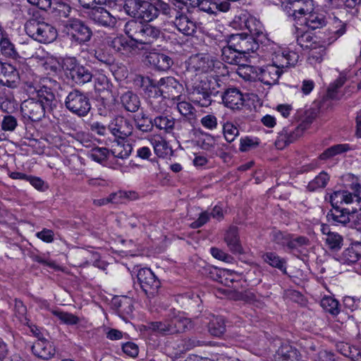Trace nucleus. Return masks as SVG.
<instances>
[{"instance_id":"603ef678","label":"nucleus","mask_w":361,"mask_h":361,"mask_svg":"<svg viewBox=\"0 0 361 361\" xmlns=\"http://www.w3.org/2000/svg\"><path fill=\"white\" fill-rule=\"evenodd\" d=\"M216 277L214 279L226 286H231L235 281L233 274L228 270H215Z\"/></svg>"},{"instance_id":"a878e982","label":"nucleus","mask_w":361,"mask_h":361,"mask_svg":"<svg viewBox=\"0 0 361 361\" xmlns=\"http://www.w3.org/2000/svg\"><path fill=\"white\" fill-rule=\"evenodd\" d=\"M146 60L149 64L161 71L169 70L173 63V59L168 55L159 52H149L146 56Z\"/></svg>"},{"instance_id":"c9c22d12","label":"nucleus","mask_w":361,"mask_h":361,"mask_svg":"<svg viewBox=\"0 0 361 361\" xmlns=\"http://www.w3.org/2000/svg\"><path fill=\"white\" fill-rule=\"evenodd\" d=\"M121 100L122 105L128 111L134 113L137 111L140 107V98L133 92L128 91L123 94Z\"/></svg>"},{"instance_id":"473e14b6","label":"nucleus","mask_w":361,"mask_h":361,"mask_svg":"<svg viewBox=\"0 0 361 361\" xmlns=\"http://www.w3.org/2000/svg\"><path fill=\"white\" fill-rule=\"evenodd\" d=\"M327 23L325 15L311 11L304 18L302 25L308 29L316 30L324 27Z\"/></svg>"},{"instance_id":"0eeeda50","label":"nucleus","mask_w":361,"mask_h":361,"mask_svg":"<svg viewBox=\"0 0 361 361\" xmlns=\"http://www.w3.org/2000/svg\"><path fill=\"white\" fill-rule=\"evenodd\" d=\"M141 86L153 90L154 94H158L166 98L174 97L178 92L180 84L173 77H166L159 80L149 77H140Z\"/></svg>"},{"instance_id":"338daca9","label":"nucleus","mask_w":361,"mask_h":361,"mask_svg":"<svg viewBox=\"0 0 361 361\" xmlns=\"http://www.w3.org/2000/svg\"><path fill=\"white\" fill-rule=\"evenodd\" d=\"M94 57L106 66H111L114 62V57L104 52L102 49H98L94 51Z\"/></svg>"},{"instance_id":"b1692460","label":"nucleus","mask_w":361,"mask_h":361,"mask_svg":"<svg viewBox=\"0 0 361 361\" xmlns=\"http://www.w3.org/2000/svg\"><path fill=\"white\" fill-rule=\"evenodd\" d=\"M144 90L147 96L149 110L153 113V115L165 113L167 109L166 98L158 94H154L153 90L147 87H144Z\"/></svg>"},{"instance_id":"774afa93","label":"nucleus","mask_w":361,"mask_h":361,"mask_svg":"<svg viewBox=\"0 0 361 361\" xmlns=\"http://www.w3.org/2000/svg\"><path fill=\"white\" fill-rule=\"evenodd\" d=\"M16 118L11 115L5 116L1 122V128L5 131H13L17 126Z\"/></svg>"},{"instance_id":"49530a36","label":"nucleus","mask_w":361,"mask_h":361,"mask_svg":"<svg viewBox=\"0 0 361 361\" xmlns=\"http://www.w3.org/2000/svg\"><path fill=\"white\" fill-rule=\"evenodd\" d=\"M326 56L325 44L317 43L310 49L308 60L311 64L320 63Z\"/></svg>"},{"instance_id":"69168bd1","label":"nucleus","mask_w":361,"mask_h":361,"mask_svg":"<svg viewBox=\"0 0 361 361\" xmlns=\"http://www.w3.org/2000/svg\"><path fill=\"white\" fill-rule=\"evenodd\" d=\"M200 123L203 127L209 130L216 129L218 125L217 118L213 114L203 116L200 120Z\"/></svg>"},{"instance_id":"ea45409f","label":"nucleus","mask_w":361,"mask_h":361,"mask_svg":"<svg viewBox=\"0 0 361 361\" xmlns=\"http://www.w3.org/2000/svg\"><path fill=\"white\" fill-rule=\"evenodd\" d=\"M336 349L341 354L350 358L353 361H357L361 354V349L345 342L338 343Z\"/></svg>"},{"instance_id":"c85d7f7f","label":"nucleus","mask_w":361,"mask_h":361,"mask_svg":"<svg viewBox=\"0 0 361 361\" xmlns=\"http://www.w3.org/2000/svg\"><path fill=\"white\" fill-rule=\"evenodd\" d=\"M227 42L228 45L221 49L222 60L232 65H246L247 62V58H244L242 54H240L236 48L231 46L229 39H228Z\"/></svg>"},{"instance_id":"09e8293b","label":"nucleus","mask_w":361,"mask_h":361,"mask_svg":"<svg viewBox=\"0 0 361 361\" xmlns=\"http://www.w3.org/2000/svg\"><path fill=\"white\" fill-rule=\"evenodd\" d=\"M290 234L280 230L274 229L270 233V238L272 242L281 247L286 246L288 248Z\"/></svg>"},{"instance_id":"f3484780","label":"nucleus","mask_w":361,"mask_h":361,"mask_svg":"<svg viewBox=\"0 0 361 361\" xmlns=\"http://www.w3.org/2000/svg\"><path fill=\"white\" fill-rule=\"evenodd\" d=\"M0 84L16 88L20 84V73L11 63L0 61Z\"/></svg>"},{"instance_id":"680f3d73","label":"nucleus","mask_w":361,"mask_h":361,"mask_svg":"<svg viewBox=\"0 0 361 361\" xmlns=\"http://www.w3.org/2000/svg\"><path fill=\"white\" fill-rule=\"evenodd\" d=\"M136 128L142 133L152 132L154 128L153 115H150L149 120H134Z\"/></svg>"},{"instance_id":"20e7f679","label":"nucleus","mask_w":361,"mask_h":361,"mask_svg":"<svg viewBox=\"0 0 361 361\" xmlns=\"http://www.w3.org/2000/svg\"><path fill=\"white\" fill-rule=\"evenodd\" d=\"M25 30L28 36L42 44L51 43L58 36L57 30L52 25L36 19L27 20Z\"/></svg>"},{"instance_id":"412c9836","label":"nucleus","mask_w":361,"mask_h":361,"mask_svg":"<svg viewBox=\"0 0 361 361\" xmlns=\"http://www.w3.org/2000/svg\"><path fill=\"white\" fill-rule=\"evenodd\" d=\"M283 72V70L279 69L271 63L257 68L256 74L258 80L264 85H273L278 82L279 78Z\"/></svg>"},{"instance_id":"4be33fe9","label":"nucleus","mask_w":361,"mask_h":361,"mask_svg":"<svg viewBox=\"0 0 361 361\" xmlns=\"http://www.w3.org/2000/svg\"><path fill=\"white\" fill-rule=\"evenodd\" d=\"M31 350L35 357L43 360L52 358L56 353L52 343L44 338H39L32 345Z\"/></svg>"},{"instance_id":"de8ad7c7","label":"nucleus","mask_w":361,"mask_h":361,"mask_svg":"<svg viewBox=\"0 0 361 361\" xmlns=\"http://www.w3.org/2000/svg\"><path fill=\"white\" fill-rule=\"evenodd\" d=\"M321 306L327 312L336 316L340 312V305L337 300L331 296H325L321 300Z\"/></svg>"},{"instance_id":"13d9d810","label":"nucleus","mask_w":361,"mask_h":361,"mask_svg":"<svg viewBox=\"0 0 361 361\" xmlns=\"http://www.w3.org/2000/svg\"><path fill=\"white\" fill-rule=\"evenodd\" d=\"M148 328L159 333L163 334H169V328L170 323L169 319H166L164 322H151L148 324Z\"/></svg>"},{"instance_id":"bb28decb","label":"nucleus","mask_w":361,"mask_h":361,"mask_svg":"<svg viewBox=\"0 0 361 361\" xmlns=\"http://www.w3.org/2000/svg\"><path fill=\"white\" fill-rule=\"evenodd\" d=\"M176 123V118L168 112L153 115L154 127L160 131H163L164 133H172L175 129Z\"/></svg>"},{"instance_id":"423d86ee","label":"nucleus","mask_w":361,"mask_h":361,"mask_svg":"<svg viewBox=\"0 0 361 361\" xmlns=\"http://www.w3.org/2000/svg\"><path fill=\"white\" fill-rule=\"evenodd\" d=\"M223 63L214 56L208 54H197L192 55L188 61L186 75H193V73L201 75L220 69Z\"/></svg>"},{"instance_id":"f8f14e48","label":"nucleus","mask_w":361,"mask_h":361,"mask_svg":"<svg viewBox=\"0 0 361 361\" xmlns=\"http://www.w3.org/2000/svg\"><path fill=\"white\" fill-rule=\"evenodd\" d=\"M184 6L198 8L201 11L216 15L219 12H226L230 9V3L225 0H175Z\"/></svg>"},{"instance_id":"4c0bfd02","label":"nucleus","mask_w":361,"mask_h":361,"mask_svg":"<svg viewBox=\"0 0 361 361\" xmlns=\"http://www.w3.org/2000/svg\"><path fill=\"white\" fill-rule=\"evenodd\" d=\"M169 334H174L185 331L191 326L189 319L178 315L169 319Z\"/></svg>"},{"instance_id":"9d476101","label":"nucleus","mask_w":361,"mask_h":361,"mask_svg":"<svg viewBox=\"0 0 361 361\" xmlns=\"http://www.w3.org/2000/svg\"><path fill=\"white\" fill-rule=\"evenodd\" d=\"M233 23V25H238L241 29H247L250 33L249 35L257 38V40L260 41L261 44L267 39L262 23L255 17L248 13H242L240 16H235Z\"/></svg>"},{"instance_id":"f704fd0d","label":"nucleus","mask_w":361,"mask_h":361,"mask_svg":"<svg viewBox=\"0 0 361 361\" xmlns=\"http://www.w3.org/2000/svg\"><path fill=\"white\" fill-rule=\"evenodd\" d=\"M298 357V350L289 343H283L276 351L275 358L277 361H295Z\"/></svg>"},{"instance_id":"aec40b11","label":"nucleus","mask_w":361,"mask_h":361,"mask_svg":"<svg viewBox=\"0 0 361 361\" xmlns=\"http://www.w3.org/2000/svg\"><path fill=\"white\" fill-rule=\"evenodd\" d=\"M299 59V55L290 50H279L274 52L272 56V64L279 69L283 70L294 66Z\"/></svg>"},{"instance_id":"a18cd8bd","label":"nucleus","mask_w":361,"mask_h":361,"mask_svg":"<svg viewBox=\"0 0 361 361\" xmlns=\"http://www.w3.org/2000/svg\"><path fill=\"white\" fill-rule=\"evenodd\" d=\"M350 149L348 144H338L333 145L324 150L320 155L319 159L326 160L330 159L337 154L348 152Z\"/></svg>"},{"instance_id":"37998d69","label":"nucleus","mask_w":361,"mask_h":361,"mask_svg":"<svg viewBox=\"0 0 361 361\" xmlns=\"http://www.w3.org/2000/svg\"><path fill=\"white\" fill-rule=\"evenodd\" d=\"M132 150L133 146L131 144L128 142H117L116 145L113 146L111 152L115 157L123 159L130 156Z\"/></svg>"},{"instance_id":"8fccbe9b","label":"nucleus","mask_w":361,"mask_h":361,"mask_svg":"<svg viewBox=\"0 0 361 361\" xmlns=\"http://www.w3.org/2000/svg\"><path fill=\"white\" fill-rule=\"evenodd\" d=\"M0 47L1 53L6 56L16 58L18 55L14 44L6 37V33L1 37Z\"/></svg>"},{"instance_id":"cd10ccee","label":"nucleus","mask_w":361,"mask_h":361,"mask_svg":"<svg viewBox=\"0 0 361 361\" xmlns=\"http://www.w3.org/2000/svg\"><path fill=\"white\" fill-rule=\"evenodd\" d=\"M300 27L295 25L293 29V34L295 36L296 42L303 49H311L317 42L314 40L312 33L309 32L306 27L302 25V23L299 25Z\"/></svg>"},{"instance_id":"5701e85b","label":"nucleus","mask_w":361,"mask_h":361,"mask_svg":"<svg viewBox=\"0 0 361 361\" xmlns=\"http://www.w3.org/2000/svg\"><path fill=\"white\" fill-rule=\"evenodd\" d=\"M143 28L137 44L151 47L162 37L163 33L160 28L149 23H145Z\"/></svg>"},{"instance_id":"e2e57ef3","label":"nucleus","mask_w":361,"mask_h":361,"mask_svg":"<svg viewBox=\"0 0 361 361\" xmlns=\"http://www.w3.org/2000/svg\"><path fill=\"white\" fill-rule=\"evenodd\" d=\"M109 46L116 51L126 50L128 47V42L123 37H116L109 42Z\"/></svg>"},{"instance_id":"f257e3e1","label":"nucleus","mask_w":361,"mask_h":361,"mask_svg":"<svg viewBox=\"0 0 361 361\" xmlns=\"http://www.w3.org/2000/svg\"><path fill=\"white\" fill-rule=\"evenodd\" d=\"M353 192L346 190H336L330 195L332 206L326 218L335 225L346 226L350 222L352 214L361 210V185L356 180L350 185Z\"/></svg>"},{"instance_id":"79ce46f5","label":"nucleus","mask_w":361,"mask_h":361,"mask_svg":"<svg viewBox=\"0 0 361 361\" xmlns=\"http://www.w3.org/2000/svg\"><path fill=\"white\" fill-rule=\"evenodd\" d=\"M324 240L328 249L334 252L340 250L343 245V238L337 232L328 233Z\"/></svg>"},{"instance_id":"72a5a7b5","label":"nucleus","mask_w":361,"mask_h":361,"mask_svg":"<svg viewBox=\"0 0 361 361\" xmlns=\"http://www.w3.org/2000/svg\"><path fill=\"white\" fill-rule=\"evenodd\" d=\"M145 23L140 19L129 20L124 25V32L129 38L137 43L141 32L144 29Z\"/></svg>"},{"instance_id":"7ed1b4c3","label":"nucleus","mask_w":361,"mask_h":361,"mask_svg":"<svg viewBox=\"0 0 361 361\" xmlns=\"http://www.w3.org/2000/svg\"><path fill=\"white\" fill-rule=\"evenodd\" d=\"M185 85L190 99L202 107L209 106L212 102V97H216L224 90L219 78L198 74L186 75Z\"/></svg>"},{"instance_id":"6e6d98bb","label":"nucleus","mask_w":361,"mask_h":361,"mask_svg":"<svg viewBox=\"0 0 361 361\" xmlns=\"http://www.w3.org/2000/svg\"><path fill=\"white\" fill-rule=\"evenodd\" d=\"M54 10L60 18H68L72 11L71 6L63 1H56L54 4Z\"/></svg>"},{"instance_id":"5fc2aeb1","label":"nucleus","mask_w":361,"mask_h":361,"mask_svg":"<svg viewBox=\"0 0 361 361\" xmlns=\"http://www.w3.org/2000/svg\"><path fill=\"white\" fill-rule=\"evenodd\" d=\"M80 64L75 57H66L62 61V68L68 78L73 73V70L76 69Z\"/></svg>"},{"instance_id":"052dcab7","label":"nucleus","mask_w":361,"mask_h":361,"mask_svg":"<svg viewBox=\"0 0 361 361\" xmlns=\"http://www.w3.org/2000/svg\"><path fill=\"white\" fill-rule=\"evenodd\" d=\"M308 245H310V240L307 237L298 236L293 238L290 235L288 245V249L290 250H297Z\"/></svg>"},{"instance_id":"3c124183","label":"nucleus","mask_w":361,"mask_h":361,"mask_svg":"<svg viewBox=\"0 0 361 361\" xmlns=\"http://www.w3.org/2000/svg\"><path fill=\"white\" fill-rule=\"evenodd\" d=\"M329 180V176L326 172L322 171L308 183L307 188L310 191H314L318 188H323L326 185Z\"/></svg>"},{"instance_id":"6ab92c4d","label":"nucleus","mask_w":361,"mask_h":361,"mask_svg":"<svg viewBox=\"0 0 361 361\" xmlns=\"http://www.w3.org/2000/svg\"><path fill=\"white\" fill-rule=\"evenodd\" d=\"M221 94L225 106L232 110H239L244 106L245 99L242 92L236 87L224 90Z\"/></svg>"},{"instance_id":"c756f323","label":"nucleus","mask_w":361,"mask_h":361,"mask_svg":"<svg viewBox=\"0 0 361 361\" xmlns=\"http://www.w3.org/2000/svg\"><path fill=\"white\" fill-rule=\"evenodd\" d=\"M343 263L351 264L361 262V242L353 243L342 253Z\"/></svg>"},{"instance_id":"1a4fd4ad","label":"nucleus","mask_w":361,"mask_h":361,"mask_svg":"<svg viewBox=\"0 0 361 361\" xmlns=\"http://www.w3.org/2000/svg\"><path fill=\"white\" fill-rule=\"evenodd\" d=\"M170 11L171 6L162 0H143L139 19L145 23H150L161 14L167 16Z\"/></svg>"},{"instance_id":"f03ea898","label":"nucleus","mask_w":361,"mask_h":361,"mask_svg":"<svg viewBox=\"0 0 361 361\" xmlns=\"http://www.w3.org/2000/svg\"><path fill=\"white\" fill-rule=\"evenodd\" d=\"M59 83L50 78H43L42 88L34 96H29L20 105V111L24 118L32 121H39L47 113L51 114L58 105L55 91Z\"/></svg>"},{"instance_id":"e433bc0d","label":"nucleus","mask_w":361,"mask_h":361,"mask_svg":"<svg viewBox=\"0 0 361 361\" xmlns=\"http://www.w3.org/2000/svg\"><path fill=\"white\" fill-rule=\"evenodd\" d=\"M68 78L75 84L81 85L92 80V73L89 68L80 65L75 71L73 70Z\"/></svg>"},{"instance_id":"dca6fc26","label":"nucleus","mask_w":361,"mask_h":361,"mask_svg":"<svg viewBox=\"0 0 361 361\" xmlns=\"http://www.w3.org/2000/svg\"><path fill=\"white\" fill-rule=\"evenodd\" d=\"M108 129L115 137L124 140L132 134L133 126L128 118L117 116L111 121Z\"/></svg>"},{"instance_id":"4468645a","label":"nucleus","mask_w":361,"mask_h":361,"mask_svg":"<svg viewBox=\"0 0 361 361\" xmlns=\"http://www.w3.org/2000/svg\"><path fill=\"white\" fill-rule=\"evenodd\" d=\"M137 281L145 295L152 298L157 293L161 283L150 269H140L137 274Z\"/></svg>"},{"instance_id":"864d4df0","label":"nucleus","mask_w":361,"mask_h":361,"mask_svg":"<svg viewBox=\"0 0 361 361\" xmlns=\"http://www.w3.org/2000/svg\"><path fill=\"white\" fill-rule=\"evenodd\" d=\"M109 150L105 147H94L92 148L90 153L91 159L98 163H102L106 161Z\"/></svg>"},{"instance_id":"7c9ffc66","label":"nucleus","mask_w":361,"mask_h":361,"mask_svg":"<svg viewBox=\"0 0 361 361\" xmlns=\"http://www.w3.org/2000/svg\"><path fill=\"white\" fill-rule=\"evenodd\" d=\"M155 154L161 158H166L173 154V150L169 142L163 137L155 135L149 140Z\"/></svg>"},{"instance_id":"6e6552de","label":"nucleus","mask_w":361,"mask_h":361,"mask_svg":"<svg viewBox=\"0 0 361 361\" xmlns=\"http://www.w3.org/2000/svg\"><path fill=\"white\" fill-rule=\"evenodd\" d=\"M65 106L72 114L79 116H86L91 110L88 95L78 90H71L66 97Z\"/></svg>"},{"instance_id":"39448f33","label":"nucleus","mask_w":361,"mask_h":361,"mask_svg":"<svg viewBox=\"0 0 361 361\" xmlns=\"http://www.w3.org/2000/svg\"><path fill=\"white\" fill-rule=\"evenodd\" d=\"M64 29L71 42L82 45L90 42L93 32L87 23L76 18H68L64 24Z\"/></svg>"},{"instance_id":"0e129e2a","label":"nucleus","mask_w":361,"mask_h":361,"mask_svg":"<svg viewBox=\"0 0 361 361\" xmlns=\"http://www.w3.org/2000/svg\"><path fill=\"white\" fill-rule=\"evenodd\" d=\"M198 142L202 149L211 150L216 145V139L209 134H205L202 138L198 140Z\"/></svg>"},{"instance_id":"bf43d9fd","label":"nucleus","mask_w":361,"mask_h":361,"mask_svg":"<svg viewBox=\"0 0 361 361\" xmlns=\"http://www.w3.org/2000/svg\"><path fill=\"white\" fill-rule=\"evenodd\" d=\"M223 131L224 137L228 142L234 140L235 137L238 135V129L231 123H226L224 125Z\"/></svg>"},{"instance_id":"58836bf2","label":"nucleus","mask_w":361,"mask_h":361,"mask_svg":"<svg viewBox=\"0 0 361 361\" xmlns=\"http://www.w3.org/2000/svg\"><path fill=\"white\" fill-rule=\"evenodd\" d=\"M264 261L272 267L279 269L283 274H287L286 260L276 253L269 252L263 255Z\"/></svg>"},{"instance_id":"a211bd4d","label":"nucleus","mask_w":361,"mask_h":361,"mask_svg":"<svg viewBox=\"0 0 361 361\" xmlns=\"http://www.w3.org/2000/svg\"><path fill=\"white\" fill-rule=\"evenodd\" d=\"M88 18L94 24L104 27H114L116 18L103 7H94L87 13Z\"/></svg>"},{"instance_id":"4d7b16f0","label":"nucleus","mask_w":361,"mask_h":361,"mask_svg":"<svg viewBox=\"0 0 361 361\" xmlns=\"http://www.w3.org/2000/svg\"><path fill=\"white\" fill-rule=\"evenodd\" d=\"M53 314L66 324L73 325L80 322V319L77 316L69 312L54 311Z\"/></svg>"},{"instance_id":"393cba45","label":"nucleus","mask_w":361,"mask_h":361,"mask_svg":"<svg viewBox=\"0 0 361 361\" xmlns=\"http://www.w3.org/2000/svg\"><path fill=\"white\" fill-rule=\"evenodd\" d=\"M24 84V89L29 96H34L39 90L42 88V82H39V76L34 73L30 69L27 72L20 74V82Z\"/></svg>"},{"instance_id":"9b49d317","label":"nucleus","mask_w":361,"mask_h":361,"mask_svg":"<svg viewBox=\"0 0 361 361\" xmlns=\"http://www.w3.org/2000/svg\"><path fill=\"white\" fill-rule=\"evenodd\" d=\"M312 0H288L283 4V10L288 17L300 25L307 15L313 11Z\"/></svg>"},{"instance_id":"2eb2a0df","label":"nucleus","mask_w":361,"mask_h":361,"mask_svg":"<svg viewBox=\"0 0 361 361\" xmlns=\"http://www.w3.org/2000/svg\"><path fill=\"white\" fill-rule=\"evenodd\" d=\"M180 9L171 6L170 13L166 17L173 18V23L178 30L185 35H192L196 31V24Z\"/></svg>"},{"instance_id":"2f4dec72","label":"nucleus","mask_w":361,"mask_h":361,"mask_svg":"<svg viewBox=\"0 0 361 361\" xmlns=\"http://www.w3.org/2000/svg\"><path fill=\"white\" fill-rule=\"evenodd\" d=\"M224 240L229 250L235 254L243 253V248L240 243L238 228L231 226L227 230L224 235Z\"/></svg>"},{"instance_id":"c03bdc74","label":"nucleus","mask_w":361,"mask_h":361,"mask_svg":"<svg viewBox=\"0 0 361 361\" xmlns=\"http://www.w3.org/2000/svg\"><path fill=\"white\" fill-rule=\"evenodd\" d=\"M209 331L214 336L219 337L226 331L225 320L221 317H214L209 323Z\"/></svg>"},{"instance_id":"ddd939ff","label":"nucleus","mask_w":361,"mask_h":361,"mask_svg":"<svg viewBox=\"0 0 361 361\" xmlns=\"http://www.w3.org/2000/svg\"><path fill=\"white\" fill-rule=\"evenodd\" d=\"M231 46L237 49L240 54L248 59L247 55L250 52L256 51L259 47L260 41L253 36L245 33H237L231 35L228 37Z\"/></svg>"},{"instance_id":"a19ab883","label":"nucleus","mask_w":361,"mask_h":361,"mask_svg":"<svg viewBox=\"0 0 361 361\" xmlns=\"http://www.w3.org/2000/svg\"><path fill=\"white\" fill-rule=\"evenodd\" d=\"M143 0H124L123 8L133 18L139 19Z\"/></svg>"}]
</instances>
